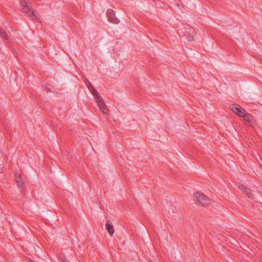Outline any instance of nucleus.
I'll return each instance as SVG.
<instances>
[{"mask_svg":"<svg viewBox=\"0 0 262 262\" xmlns=\"http://www.w3.org/2000/svg\"><path fill=\"white\" fill-rule=\"evenodd\" d=\"M19 3L23 11L25 12L28 16L31 17L35 21H39V17L34 13L33 10L28 6V0H19Z\"/></svg>","mask_w":262,"mask_h":262,"instance_id":"nucleus-1","label":"nucleus"},{"mask_svg":"<svg viewBox=\"0 0 262 262\" xmlns=\"http://www.w3.org/2000/svg\"><path fill=\"white\" fill-rule=\"evenodd\" d=\"M194 195L197 201L202 205L206 206L209 204L210 200L206 195L199 192H196Z\"/></svg>","mask_w":262,"mask_h":262,"instance_id":"nucleus-2","label":"nucleus"},{"mask_svg":"<svg viewBox=\"0 0 262 262\" xmlns=\"http://www.w3.org/2000/svg\"><path fill=\"white\" fill-rule=\"evenodd\" d=\"M94 98L96 99L97 103L101 111L103 113L106 114L108 111V109L102 98L99 95V94Z\"/></svg>","mask_w":262,"mask_h":262,"instance_id":"nucleus-3","label":"nucleus"},{"mask_svg":"<svg viewBox=\"0 0 262 262\" xmlns=\"http://www.w3.org/2000/svg\"><path fill=\"white\" fill-rule=\"evenodd\" d=\"M106 16L108 20L113 24H117L119 20L115 16V12L112 9H108L106 11Z\"/></svg>","mask_w":262,"mask_h":262,"instance_id":"nucleus-4","label":"nucleus"},{"mask_svg":"<svg viewBox=\"0 0 262 262\" xmlns=\"http://www.w3.org/2000/svg\"><path fill=\"white\" fill-rule=\"evenodd\" d=\"M15 179L18 187L21 188V191L23 192L26 187V181L20 174H16Z\"/></svg>","mask_w":262,"mask_h":262,"instance_id":"nucleus-5","label":"nucleus"},{"mask_svg":"<svg viewBox=\"0 0 262 262\" xmlns=\"http://www.w3.org/2000/svg\"><path fill=\"white\" fill-rule=\"evenodd\" d=\"M185 29L186 30L185 33L184 35H186L188 40L189 41H191L193 39V38L195 35V32L194 31H192L191 32V30L192 28L188 25H186L185 27Z\"/></svg>","mask_w":262,"mask_h":262,"instance_id":"nucleus-6","label":"nucleus"},{"mask_svg":"<svg viewBox=\"0 0 262 262\" xmlns=\"http://www.w3.org/2000/svg\"><path fill=\"white\" fill-rule=\"evenodd\" d=\"M232 109L234 112L241 117L245 113V110L238 104H233L232 105Z\"/></svg>","mask_w":262,"mask_h":262,"instance_id":"nucleus-7","label":"nucleus"},{"mask_svg":"<svg viewBox=\"0 0 262 262\" xmlns=\"http://www.w3.org/2000/svg\"><path fill=\"white\" fill-rule=\"evenodd\" d=\"M85 84L94 97L99 95L98 93L95 90L94 88L89 81L87 80L85 82Z\"/></svg>","mask_w":262,"mask_h":262,"instance_id":"nucleus-8","label":"nucleus"},{"mask_svg":"<svg viewBox=\"0 0 262 262\" xmlns=\"http://www.w3.org/2000/svg\"><path fill=\"white\" fill-rule=\"evenodd\" d=\"M242 117H243L244 120L247 122L248 124H252L253 123V116L249 113H245Z\"/></svg>","mask_w":262,"mask_h":262,"instance_id":"nucleus-9","label":"nucleus"},{"mask_svg":"<svg viewBox=\"0 0 262 262\" xmlns=\"http://www.w3.org/2000/svg\"><path fill=\"white\" fill-rule=\"evenodd\" d=\"M105 228H106V230H107L109 234L111 236H112L114 233L115 230L114 229V227H113V226L112 223L108 221L105 225Z\"/></svg>","mask_w":262,"mask_h":262,"instance_id":"nucleus-10","label":"nucleus"},{"mask_svg":"<svg viewBox=\"0 0 262 262\" xmlns=\"http://www.w3.org/2000/svg\"><path fill=\"white\" fill-rule=\"evenodd\" d=\"M238 188L244 193L247 194L249 198L251 196V190L249 188L245 187L244 185H241L238 186Z\"/></svg>","mask_w":262,"mask_h":262,"instance_id":"nucleus-11","label":"nucleus"},{"mask_svg":"<svg viewBox=\"0 0 262 262\" xmlns=\"http://www.w3.org/2000/svg\"><path fill=\"white\" fill-rule=\"evenodd\" d=\"M0 36L5 40H8L9 39V35L7 33L1 28H0Z\"/></svg>","mask_w":262,"mask_h":262,"instance_id":"nucleus-12","label":"nucleus"},{"mask_svg":"<svg viewBox=\"0 0 262 262\" xmlns=\"http://www.w3.org/2000/svg\"><path fill=\"white\" fill-rule=\"evenodd\" d=\"M45 90H46L47 92H50L51 90L48 87H45L44 88Z\"/></svg>","mask_w":262,"mask_h":262,"instance_id":"nucleus-13","label":"nucleus"},{"mask_svg":"<svg viewBox=\"0 0 262 262\" xmlns=\"http://www.w3.org/2000/svg\"><path fill=\"white\" fill-rule=\"evenodd\" d=\"M60 262H68V261L67 260H65V259H61L60 260Z\"/></svg>","mask_w":262,"mask_h":262,"instance_id":"nucleus-14","label":"nucleus"},{"mask_svg":"<svg viewBox=\"0 0 262 262\" xmlns=\"http://www.w3.org/2000/svg\"><path fill=\"white\" fill-rule=\"evenodd\" d=\"M260 262H262V259L260 260Z\"/></svg>","mask_w":262,"mask_h":262,"instance_id":"nucleus-15","label":"nucleus"}]
</instances>
